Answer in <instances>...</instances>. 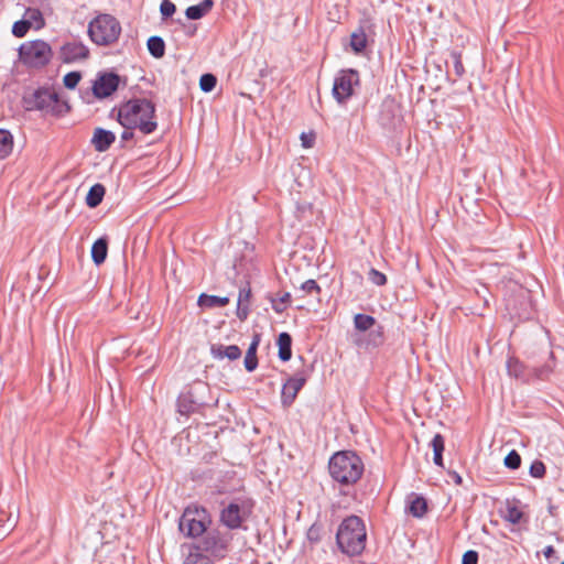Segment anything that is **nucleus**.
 Instances as JSON below:
<instances>
[{
    "mask_svg": "<svg viewBox=\"0 0 564 564\" xmlns=\"http://www.w3.org/2000/svg\"><path fill=\"white\" fill-rule=\"evenodd\" d=\"M156 107L147 98H132L113 107L110 117L124 129H139L143 134H151L158 129Z\"/></svg>",
    "mask_w": 564,
    "mask_h": 564,
    "instance_id": "1",
    "label": "nucleus"
},
{
    "mask_svg": "<svg viewBox=\"0 0 564 564\" xmlns=\"http://www.w3.org/2000/svg\"><path fill=\"white\" fill-rule=\"evenodd\" d=\"M330 477L343 486L355 485L362 476V459L352 451H340L332 455L328 462Z\"/></svg>",
    "mask_w": 564,
    "mask_h": 564,
    "instance_id": "2",
    "label": "nucleus"
},
{
    "mask_svg": "<svg viewBox=\"0 0 564 564\" xmlns=\"http://www.w3.org/2000/svg\"><path fill=\"white\" fill-rule=\"evenodd\" d=\"M366 528L357 516H350L343 520L336 533V543L339 550L348 556L362 553L366 547Z\"/></svg>",
    "mask_w": 564,
    "mask_h": 564,
    "instance_id": "3",
    "label": "nucleus"
},
{
    "mask_svg": "<svg viewBox=\"0 0 564 564\" xmlns=\"http://www.w3.org/2000/svg\"><path fill=\"white\" fill-rule=\"evenodd\" d=\"M87 32L95 44L110 46L119 40L121 24L113 15L100 13L89 22Z\"/></svg>",
    "mask_w": 564,
    "mask_h": 564,
    "instance_id": "4",
    "label": "nucleus"
},
{
    "mask_svg": "<svg viewBox=\"0 0 564 564\" xmlns=\"http://www.w3.org/2000/svg\"><path fill=\"white\" fill-rule=\"evenodd\" d=\"M232 541V534L227 529H207L202 535L195 549L206 556L224 558L229 550Z\"/></svg>",
    "mask_w": 564,
    "mask_h": 564,
    "instance_id": "5",
    "label": "nucleus"
},
{
    "mask_svg": "<svg viewBox=\"0 0 564 564\" xmlns=\"http://www.w3.org/2000/svg\"><path fill=\"white\" fill-rule=\"evenodd\" d=\"M212 523L208 511L203 507H187L180 518L178 529L187 538L202 536Z\"/></svg>",
    "mask_w": 564,
    "mask_h": 564,
    "instance_id": "6",
    "label": "nucleus"
},
{
    "mask_svg": "<svg viewBox=\"0 0 564 564\" xmlns=\"http://www.w3.org/2000/svg\"><path fill=\"white\" fill-rule=\"evenodd\" d=\"M52 56V47L43 40L29 41L19 47L20 61L30 67H44L51 62Z\"/></svg>",
    "mask_w": 564,
    "mask_h": 564,
    "instance_id": "7",
    "label": "nucleus"
},
{
    "mask_svg": "<svg viewBox=\"0 0 564 564\" xmlns=\"http://www.w3.org/2000/svg\"><path fill=\"white\" fill-rule=\"evenodd\" d=\"M359 85L358 70L352 68L341 69L334 79L333 96L338 104H345L355 94V87Z\"/></svg>",
    "mask_w": 564,
    "mask_h": 564,
    "instance_id": "8",
    "label": "nucleus"
},
{
    "mask_svg": "<svg viewBox=\"0 0 564 564\" xmlns=\"http://www.w3.org/2000/svg\"><path fill=\"white\" fill-rule=\"evenodd\" d=\"M28 109H37L46 112H53L58 102V95L47 88H40L25 100Z\"/></svg>",
    "mask_w": 564,
    "mask_h": 564,
    "instance_id": "9",
    "label": "nucleus"
},
{
    "mask_svg": "<svg viewBox=\"0 0 564 564\" xmlns=\"http://www.w3.org/2000/svg\"><path fill=\"white\" fill-rule=\"evenodd\" d=\"M120 76L113 72L99 73L93 85V94L102 99L111 96L119 87Z\"/></svg>",
    "mask_w": 564,
    "mask_h": 564,
    "instance_id": "10",
    "label": "nucleus"
},
{
    "mask_svg": "<svg viewBox=\"0 0 564 564\" xmlns=\"http://www.w3.org/2000/svg\"><path fill=\"white\" fill-rule=\"evenodd\" d=\"M199 389H191L186 392L181 393L177 399V411L182 415H189L195 412H199L206 402L198 398Z\"/></svg>",
    "mask_w": 564,
    "mask_h": 564,
    "instance_id": "11",
    "label": "nucleus"
},
{
    "mask_svg": "<svg viewBox=\"0 0 564 564\" xmlns=\"http://www.w3.org/2000/svg\"><path fill=\"white\" fill-rule=\"evenodd\" d=\"M89 57V48L82 42H67L61 47L59 58L69 64Z\"/></svg>",
    "mask_w": 564,
    "mask_h": 564,
    "instance_id": "12",
    "label": "nucleus"
},
{
    "mask_svg": "<svg viewBox=\"0 0 564 564\" xmlns=\"http://www.w3.org/2000/svg\"><path fill=\"white\" fill-rule=\"evenodd\" d=\"M306 377L301 373H296L288 379L283 384L281 392V400L284 406H290L294 402L297 393L304 387Z\"/></svg>",
    "mask_w": 564,
    "mask_h": 564,
    "instance_id": "13",
    "label": "nucleus"
},
{
    "mask_svg": "<svg viewBox=\"0 0 564 564\" xmlns=\"http://www.w3.org/2000/svg\"><path fill=\"white\" fill-rule=\"evenodd\" d=\"M220 521L227 530L238 529L241 525V508L238 503L231 502L220 512Z\"/></svg>",
    "mask_w": 564,
    "mask_h": 564,
    "instance_id": "14",
    "label": "nucleus"
},
{
    "mask_svg": "<svg viewBox=\"0 0 564 564\" xmlns=\"http://www.w3.org/2000/svg\"><path fill=\"white\" fill-rule=\"evenodd\" d=\"M399 106L394 101H384L380 112V121L383 127L394 129L400 123Z\"/></svg>",
    "mask_w": 564,
    "mask_h": 564,
    "instance_id": "15",
    "label": "nucleus"
},
{
    "mask_svg": "<svg viewBox=\"0 0 564 564\" xmlns=\"http://www.w3.org/2000/svg\"><path fill=\"white\" fill-rule=\"evenodd\" d=\"M116 135L112 131L104 128H96L94 130L91 144L98 152H106L115 142Z\"/></svg>",
    "mask_w": 564,
    "mask_h": 564,
    "instance_id": "16",
    "label": "nucleus"
},
{
    "mask_svg": "<svg viewBox=\"0 0 564 564\" xmlns=\"http://www.w3.org/2000/svg\"><path fill=\"white\" fill-rule=\"evenodd\" d=\"M555 368V357L553 351H549L547 359L542 366H532L530 368V379L547 380Z\"/></svg>",
    "mask_w": 564,
    "mask_h": 564,
    "instance_id": "17",
    "label": "nucleus"
},
{
    "mask_svg": "<svg viewBox=\"0 0 564 564\" xmlns=\"http://www.w3.org/2000/svg\"><path fill=\"white\" fill-rule=\"evenodd\" d=\"M210 354L215 359L228 358L229 360H237L241 357V349L237 345L213 344L210 346Z\"/></svg>",
    "mask_w": 564,
    "mask_h": 564,
    "instance_id": "18",
    "label": "nucleus"
},
{
    "mask_svg": "<svg viewBox=\"0 0 564 564\" xmlns=\"http://www.w3.org/2000/svg\"><path fill=\"white\" fill-rule=\"evenodd\" d=\"M507 370L508 373L511 377H514L517 379H522L524 381L530 380V368L524 366L519 359L517 358H509L507 361Z\"/></svg>",
    "mask_w": 564,
    "mask_h": 564,
    "instance_id": "19",
    "label": "nucleus"
},
{
    "mask_svg": "<svg viewBox=\"0 0 564 564\" xmlns=\"http://www.w3.org/2000/svg\"><path fill=\"white\" fill-rule=\"evenodd\" d=\"M108 254V240L106 237L97 239L91 247V259L96 265L105 262Z\"/></svg>",
    "mask_w": 564,
    "mask_h": 564,
    "instance_id": "20",
    "label": "nucleus"
},
{
    "mask_svg": "<svg viewBox=\"0 0 564 564\" xmlns=\"http://www.w3.org/2000/svg\"><path fill=\"white\" fill-rule=\"evenodd\" d=\"M368 45V37L364 26L356 29L350 35V47L355 54H361Z\"/></svg>",
    "mask_w": 564,
    "mask_h": 564,
    "instance_id": "21",
    "label": "nucleus"
},
{
    "mask_svg": "<svg viewBox=\"0 0 564 564\" xmlns=\"http://www.w3.org/2000/svg\"><path fill=\"white\" fill-rule=\"evenodd\" d=\"M214 7L213 0H203L200 3L186 9L185 15L189 20H198L206 15Z\"/></svg>",
    "mask_w": 564,
    "mask_h": 564,
    "instance_id": "22",
    "label": "nucleus"
},
{
    "mask_svg": "<svg viewBox=\"0 0 564 564\" xmlns=\"http://www.w3.org/2000/svg\"><path fill=\"white\" fill-rule=\"evenodd\" d=\"M250 296L251 289L249 286L240 289L237 304V316L240 321H245L249 315Z\"/></svg>",
    "mask_w": 564,
    "mask_h": 564,
    "instance_id": "23",
    "label": "nucleus"
},
{
    "mask_svg": "<svg viewBox=\"0 0 564 564\" xmlns=\"http://www.w3.org/2000/svg\"><path fill=\"white\" fill-rule=\"evenodd\" d=\"M279 358L282 361H289L292 357V337L289 333H281L278 336Z\"/></svg>",
    "mask_w": 564,
    "mask_h": 564,
    "instance_id": "24",
    "label": "nucleus"
},
{
    "mask_svg": "<svg viewBox=\"0 0 564 564\" xmlns=\"http://www.w3.org/2000/svg\"><path fill=\"white\" fill-rule=\"evenodd\" d=\"M105 193L106 189L102 184L97 183L93 185L86 195L87 206L90 208L99 206L104 199Z\"/></svg>",
    "mask_w": 564,
    "mask_h": 564,
    "instance_id": "25",
    "label": "nucleus"
},
{
    "mask_svg": "<svg viewBox=\"0 0 564 564\" xmlns=\"http://www.w3.org/2000/svg\"><path fill=\"white\" fill-rule=\"evenodd\" d=\"M197 303L199 306L207 308L224 307L229 303V297L203 293L199 295Z\"/></svg>",
    "mask_w": 564,
    "mask_h": 564,
    "instance_id": "26",
    "label": "nucleus"
},
{
    "mask_svg": "<svg viewBox=\"0 0 564 564\" xmlns=\"http://www.w3.org/2000/svg\"><path fill=\"white\" fill-rule=\"evenodd\" d=\"M258 346H259V336L256 335L246 352L245 361H243L245 368L249 372L256 370V368L258 367V358H257Z\"/></svg>",
    "mask_w": 564,
    "mask_h": 564,
    "instance_id": "27",
    "label": "nucleus"
},
{
    "mask_svg": "<svg viewBox=\"0 0 564 564\" xmlns=\"http://www.w3.org/2000/svg\"><path fill=\"white\" fill-rule=\"evenodd\" d=\"M18 517H14L11 512L0 511V539L8 535L17 525Z\"/></svg>",
    "mask_w": 564,
    "mask_h": 564,
    "instance_id": "28",
    "label": "nucleus"
},
{
    "mask_svg": "<svg viewBox=\"0 0 564 564\" xmlns=\"http://www.w3.org/2000/svg\"><path fill=\"white\" fill-rule=\"evenodd\" d=\"M147 46L149 53L154 58H162L165 55V42L161 36L153 35L148 39Z\"/></svg>",
    "mask_w": 564,
    "mask_h": 564,
    "instance_id": "29",
    "label": "nucleus"
},
{
    "mask_svg": "<svg viewBox=\"0 0 564 564\" xmlns=\"http://www.w3.org/2000/svg\"><path fill=\"white\" fill-rule=\"evenodd\" d=\"M13 149V137L9 130L0 129V160L6 159Z\"/></svg>",
    "mask_w": 564,
    "mask_h": 564,
    "instance_id": "30",
    "label": "nucleus"
},
{
    "mask_svg": "<svg viewBox=\"0 0 564 564\" xmlns=\"http://www.w3.org/2000/svg\"><path fill=\"white\" fill-rule=\"evenodd\" d=\"M409 512L415 518H422L427 512V501L422 496H415L410 502Z\"/></svg>",
    "mask_w": 564,
    "mask_h": 564,
    "instance_id": "31",
    "label": "nucleus"
},
{
    "mask_svg": "<svg viewBox=\"0 0 564 564\" xmlns=\"http://www.w3.org/2000/svg\"><path fill=\"white\" fill-rule=\"evenodd\" d=\"M24 19L34 26L35 30H41L45 25V20L42 12L36 8H28L24 13Z\"/></svg>",
    "mask_w": 564,
    "mask_h": 564,
    "instance_id": "32",
    "label": "nucleus"
},
{
    "mask_svg": "<svg viewBox=\"0 0 564 564\" xmlns=\"http://www.w3.org/2000/svg\"><path fill=\"white\" fill-rule=\"evenodd\" d=\"M376 318L371 315L358 313L354 317L355 328L360 332H366L376 325Z\"/></svg>",
    "mask_w": 564,
    "mask_h": 564,
    "instance_id": "33",
    "label": "nucleus"
},
{
    "mask_svg": "<svg viewBox=\"0 0 564 564\" xmlns=\"http://www.w3.org/2000/svg\"><path fill=\"white\" fill-rule=\"evenodd\" d=\"M217 84V78L214 74L206 73L203 74L199 78V87L203 91L209 93L212 91Z\"/></svg>",
    "mask_w": 564,
    "mask_h": 564,
    "instance_id": "34",
    "label": "nucleus"
},
{
    "mask_svg": "<svg viewBox=\"0 0 564 564\" xmlns=\"http://www.w3.org/2000/svg\"><path fill=\"white\" fill-rule=\"evenodd\" d=\"M323 527L318 523H313L307 530L306 538L311 544H316L322 540Z\"/></svg>",
    "mask_w": 564,
    "mask_h": 564,
    "instance_id": "35",
    "label": "nucleus"
},
{
    "mask_svg": "<svg viewBox=\"0 0 564 564\" xmlns=\"http://www.w3.org/2000/svg\"><path fill=\"white\" fill-rule=\"evenodd\" d=\"M31 23L26 21L24 18L13 23L12 34L17 37H23L26 35L29 30L31 29Z\"/></svg>",
    "mask_w": 564,
    "mask_h": 564,
    "instance_id": "36",
    "label": "nucleus"
},
{
    "mask_svg": "<svg viewBox=\"0 0 564 564\" xmlns=\"http://www.w3.org/2000/svg\"><path fill=\"white\" fill-rule=\"evenodd\" d=\"M523 518V512L516 506H508L505 514V520L512 524H518Z\"/></svg>",
    "mask_w": 564,
    "mask_h": 564,
    "instance_id": "37",
    "label": "nucleus"
},
{
    "mask_svg": "<svg viewBox=\"0 0 564 564\" xmlns=\"http://www.w3.org/2000/svg\"><path fill=\"white\" fill-rule=\"evenodd\" d=\"M520 454L516 449L510 451L508 455L505 457V466L508 467L509 469L516 470L520 467Z\"/></svg>",
    "mask_w": 564,
    "mask_h": 564,
    "instance_id": "38",
    "label": "nucleus"
},
{
    "mask_svg": "<svg viewBox=\"0 0 564 564\" xmlns=\"http://www.w3.org/2000/svg\"><path fill=\"white\" fill-rule=\"evenodd\" d=\"M80 79L82 74L79 72H69L64 76L63 83L66 88L74 89Z\"/></svg>",
    "mask_w": 564,
    "mask_h": 564,
    "instance_id": "39",
    "label": "nucleus"
},
{
    "mask_svg": "<svg viewBox=\"0 0 564 564\" xmlns=\"http://www.w3.org/2000/svg\"><path fill=\"white\" fill-rule=\"evenodd\" d=\"M290 301H291V294L286 292L279 300L272 301V308L276 313H283L285 311L288 304L290 303Z\"/></svg>",
    "mask_w": 564,
    "mask_h": 564,
    "instance_id": "40",
    "label": "nucleus"
},
{
    "mask_svg": "<svg viewBox=\"0 0 564 564\" xmlns=\"http://www.w3.org/2000/svg\"><path fill=\"white\" fill-rule=\"evenodd\" d=\"M451 58L453 61L454 70L457 77H462L465 73V68L462 62V54L458 52H452Z\"/></svg>",
    "mask_w": 564,
    "mask_h": 564,
    "instance_id": "41",
    "label": "nucleus"
},
{
    "mask_svg": "<svg viewBox=\"0 0 564 564\" xmlns=\"http://www.w3.org/2000/svg\"><path fill=\"white\" fill-rule=\"evenodd\" d=\"M176 11L175 4L170 0H163L160 6V12L163 19L171 18Z\"/></svg>",
    "mask_w": 564,
    "mask_h": 564,
    "instance_id": "42",
    "label": "nucleus"
},
{
    "mask_svg": "<svg viewBox=\"0 0 564 564\" xmlns=\"http://www.w3.org/2000/svg\"><path fill=\"white\" fill-rule=\"evenodd\" d=\"M530 475L534 478H542L545 475V465L541 460H534L530 466Z\"/></svg>",
    "mask_w": 564,
    "mask_h": 564,
    "instance_id": "43",
    "label": "nucleus"
},
{
    "mask_svg": "<svg viewBox=\"0 0 564 564\" xmlns=\"http://www.w3.org/2000/svg\"><path fill=\"white\" fill-rule=\"evenodd\" d=\"M369 280L378 286H382L387 283V276L373 268L369 271Z\"/></svg>",
    "mask_w": 564,
    "mask_h": 564,
    "instance_id": "44",
    "label": "nucleus"
},
{
    "mask_svg": "<svg viewBox=\"0 0 564 564\" xmlns=\"http://www.w3.org/2000/svg\"><path fill=\"white\" fill-rule=\"evenodd\" d=\"M301 289L307 293V294H319L321 293V286L317 284V282L313 279H310L302 283Z\"/></svg>",
    "mask_w": 564,
    "mask_h": 564,
    "instance_id": "45",
    "label": "nucleus"
},
{
    "mask_svg": "<svg viewBox=\"0 0 564 564\" xmlns=\"http://www.w3.org/2000/svg\"><path fill=\"white\" fill-rule=\"evenodd\" d=\"M445 441L441 434H435L431 441V446L433 447L434 454H443L445 448Z\"/></svg>",
    "mask_w": 564,
    "mask_h": 564,
    "instance_id": "46",
    "label": "nucleus"
},
{
    "mask_svg": "<svg viewBox=\"0 0 564 564\" xmlns=\"http://www.w3.org/2000/svg\"><path fill=\"white\" fill-rule=\"evenodd\" d=\"M478 553L474 550H468L464 553L462 564H477Z\"/></svg>",
    "mask_w": 564,
    "mask_h": 564,
    "instance_id": "47",
    "label": "nucleus"
},
{
    "mask_svg": "<svg viewBox=\"0 0 564 564\" xmlns=\"http://www.w3.org/2000/svg\"><path fill=\"white\" fill-rule=\"evenodd\" d=\"M184 564H212L208 556L202 554L189 555Z\"/></svg>",
    "mask_w": 564,
    "mask_h": 564,
    "instance_id": "48",
    "label": "nucleus"
},
{
    "mask_svg": "<svg viewBox=\"0 0 564 564\" xmlns=\"http://www.w3.org/2000/svg\"><path fill=\"white\" fill-rule=\"evenodd\" d=\"M370 336L372 337V344L375 346L380 345L383 341V327L378 326V329L371 332Z\"/></svg>",
    "mask_w": 564,
    "mask_h": 564,
    "instance_id": "49",
    "label": "nucleus"
},
{
    "mask_svg": "<svg viewBox=\"0 0 564 564\" xmlns=\"http://www.w3.org/2000/svg\"><path fill=\"white\" fill-rule=\"evenodd\" d=\"M133 130L134 129H124L120 137L121 141L126 142V141L131 140L134 137Z\"/></svg>",
    "mask_w": 564,
    "mask_h": 564,
    "instance_id": "50",
    "label": "nucleus"
},
{
    "mask_svg": "<svg viewBox=\"0 0 564 564\" xmlns=\"http://www.w3.org/2000/svg\"><path fill=\"white\" fill-rule=\"evenodd\" d=\"M547 511H549V514L552 516V517H555L557 514V507L554 506L551 502V500L549 501Z\"/></svg>",
    "mask_w": 564,
    "mask_h": 564,
    "instance_id": "51",
    "label": "nucleus"
},
{
    "mask_svg": "<svg viewBox=\"0 0 564 564\" xmlns=\"http://www.w3.org/2000/svg\"><path fill=\"white\" fill-rule=\"evenodd\" d=\"M555 553V550L552 545L545 547L543 554L546 558H550Z\"/></svg>",
    "mask_w": 564,
    "mask_h": 564,
    "instance_id": "52",
    "label": "nucleus"
},
{
    "mask_svg": "<svg viewBox=\"0 0 564 564\" xmlns=\"http://www.w3.org/2000/svg\"><path fill=\"white\" fill-rule=\"evenodd\" d=\"M434 464L443 467V454H434Z\"/></svg>",
    "mask_w": 564,
    "mask_h": 564,
    "instance_id": "53",
    "label": "nucleus"
},
{
    "mask_svg": "<svg viewBox=\"0 0 564 564\" xmlns=\"http://www.w3.org/2000/svg\"><path fill=\"white\" fill-rule=\"evenodd\" d=\"M301 139H302V141H303V145H304L305 148H310V147H312V144L307 141L306 135H305L304 133L302 134Z\"/></svg>",
    "mask_w": 564,
    "mask_h": 564,
    "instance_id": "54",
    "label": "nucleus"
},
{
    "mask_svg": "<svg viewBox=\"0 0 564 564\" xmlns=\"http://www.w3.org/2000/svg\"><path fill=\"white\" fill-rule=\"evenodd\" d=\"M455 482L458 485L462 484V477L458 474H455Z\"/></svg>",
    "mask_w": 564,
    "mask_h": 564,
    "instance_id": "55",
    "label": "nucleus"
},
{
    "mask_svg": "<svg viewBox=\"0 0 564 564\" xmlns=\"http://www.w3.org/2000/svg\"><path fill=\"white\" fill-rule=\"evenodd\" d=\"M194 31H195V29H194V30H189L188 34H189V35H193V34H194Z\"/></svg>",
    "mask_w": 564,
    "mask_h": 564,
    "instance_id": "56",
    "label": "nucleus"
},
{
    "mask_svg": "<svg viewBox=\"0 0 564 564\" xmlns=\"http://www.w3.org/2000/svg\"><path fill=\"white\" fill-rule=\"evenodd\" d=\"M561 564H564V561Z\"/></svg>",
    "mask_w": 564,
    "mask_h": 564,
    "instance_id": "57",
    "label": "nucleus"
}]
</instances>
